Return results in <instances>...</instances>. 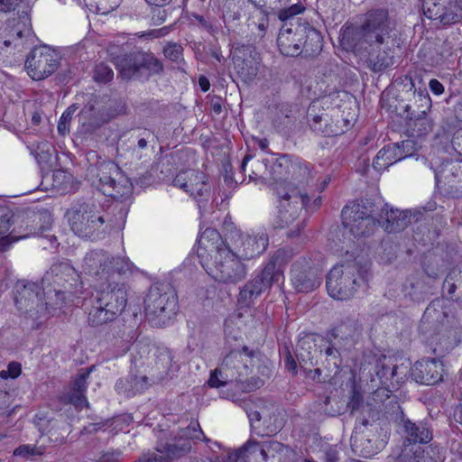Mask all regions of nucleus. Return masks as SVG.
Here are the masks:
<instances>
[{"instance_id": "f257e3e1", "label": "nucleus", "mask_w": 462, "mask_h": 462, "mask_svg": "<svg viewBox=\"0 0 462 462\" xmlns=\"http://www.w3.org/2000/svg\"><path fill=\"white\" fill-rule=\"evenodd\" d=\"M340 42L346 51L364 59L374 72L393 66L394 51L400 47L397 32L384 8L368 12L360 25L344 27Z\"/></svg>"}, {"instance_id": "f03ea898", "label": "nucleus", "mask_w": 462, "mask_h": 462, "mask_svg": "<svg viewBox=\"0 0 462 462\" xmlns=\"http://www.w3.org/2000/svg\"><path fill=\"white\" fill-rule=\"evenodd\" d=\"M110 209L117 211L118 217L111 218L109 213L92 202H77L67 211L70 229L75 235L97 239L101 234L114 228H121L125 221L127 209L125 205L115 204Z\"/></svg>"}, {"instance_id": "7ed1b4c3", "label": "nucleus", "mask_w": 462, "mask_h": 462, "mask_svg": "<svg viewBox=\"0 0 462 462\" xmlns=\"http://www.w3.org/2000/svg\"><path fill=\"white\" fill-rule=\"evenodd\" d=\"M128 300L127 285L114 279L99 283L98 288L84 298L83 306L88 312V322L98 327L114 321L125 309Z\"/></svg>"}, {"instance_id": "20e7f679", "label": "nucleus", "mask_w": 462, "mask_h": 462, "mask_svg": "<svg viewBox=\"0 0 462 462\" xmlns=\"http://www.w3.org/2000/svg\"><path fill=\"white\" fill-rule=\"evenodd\" d=\"M277 46L283 56L315 57L322 50L321 33L309 23H284L277 37Z\"/></svg>"}, {"instance_id": "39448f33", "label": "nucleus", "mask_w": 462, "mask_h": 462, "mask_svg": "<svg viewBox=\"0 0 462 462\" xmlns=\"http://www.w3.org/2000/svg\"><path fill=\"white\" fill-rule=\"evenodd\" d=\"M262 356L260 351L247 346L233 349L223 358L218 366V372L225 380L240 383L244 391H254L263 385V380L259 377L248 378V375L254 365L255 359L260 360Z\"/></svg>"}, {"instance_id": "423d86ee", "label": "nucleus", "mask_w": 462, "mask_h": 462, "mask_svg": "<svg viewBox=\"0 0 462 462\" xmlns=\"http://www.w3.org/2000/svg\"><path fill=\"white\" fill-rule=\"evenodd\" d=\"M326 287L333 299L348 300L365 291L367 284L359 264L352 261L336 264L327 275Z\"/></svg>"}, {"instance_id": "0eeeda50", "label": "nucleus", "mask_w": 462, "mask_h": 462, "mask_svg": "<svg viewBox=\"0 0 462 462\" xmlns=\"http://www.w3.org/2000/svg\"><path fill=\"white\" fill-rule=\"evenodd\" d=\"M277 194L281 198L279 211L276 217V227H288V237L299 236L305 227V218L300 215L304 207L308 206L309 196L297 188L280 187Z\"/></svg>"}, {"instance_id": "6e6552de", "label": "nucleus", "mask_w": 462, "mask_h": 462, "mask_svg": "<svg viewBox=\"0 0 462 462\" xmlns=\"http://www.w3.org/2000/svg\"><path fill=\"white\" fill-rule=\"evenodd\" d=\"M178 311V298L166 284L151 286L144 299V314L148 322L157 328L164 327Z\"/></svg>"}, {"instance_id": "1a4fd4ad", "label": "nucleus", "mask_w": 462, "mask_h": 462, "mask_svg": "<svg viewBox=\"0 0 462 462\" xmlns=\"http://www.w3.org/2000/svg\"><path fill=\"white\" fill-rule=\"evenodd\" d=\"M88 173L98 180L97 188L105 196L121 202L131 198L133 184L115 162L103 161L91 165Z\"/></svg>"}, {"instance_id": "9d476101", "label": "nucleus", "mask_w": 462, "mask_h": 462, "mask_svg": "<svg viewBox=\"0 0 462 462\" xmlns=\"http://www.w3.org/2000/svg\"><path fill=\"white\" fill-rule=\"evenodd\" d=\"M82 267L87 274L103 283L130 272L132 263L126 257L114 256L103 249H95L87 253Z\"/></svg>"}, {"instance_id": "9b49d317", "label": "nucleus", "mask_w": 462, "mask_h": 462, "mask_svg": "<svg viewBox=\"0 0 462 462\" xmlns=\"http://www.w3.org/2000/svg\"><path fill=\"white\" fill-rule=\"evenodd\" d=\"M205 239L215 241L225 248H228L231 253L242 261L250 260L262 253L268 246V238L262 235L252 236L240 232H232L223 239L220 234L214 228H207L201 235L200 242Z\"/></svg>"}, {"instance_id": "f8f14e48", "label": "nucleus", "mask_w": 462, "mask_h": 462, "mask_svg": "<svg viewBox=\"0 0 462 462\" xmlns=\"http://www.w3.org/2000/svg\"><path fill=\"white\" fill-rule=\"evenodd\" d=\"M342 224L355 237L373 234L380 220L375 216V206L370 199L352 201L341 211Z\"/></svg>"}, {"instance_id": "ddd939ff", "label": "nucleus", "mask_w": 462, "mask_h": 462, "mask_svg": "<svg viewBox=\"0 0 462 462\" xmlns=\"http://www.w3.org/2000/svg\"><path fill=\"white\" fill-rule=\"evenodd\" d=\"M113 61L119 75L125 79H140L143 71L151 76L161 74L164 70L162 62L153 53L142 50L118 55Z\"/></svg>"}, {"instance_id": "4468645a", "label": "nucleus", "mask_w": 462, "mask_h": 462, "mask_svg": "<svg viewBox=\"0 0 462 462\" xmlns=\"http://www.w3.org/2000/svg\"><path fill=\"white\" fill-rule=\"evenodd\" d=\"M216 248L214 263L208 273L217 282L236 285L244 281L248 273L246 264L236 256L228 248L213 241Z\"/></svg>"}, {"instance_id": "2eb2a0df", "label": "nucleus", "mask_w": 462, "mask_h": 462, "mask_svg": "<svg viewBox=\"0 0 462 462\" xmlns=\"http://www.w3.org/2000/svg\"><path fill=\"white\" fill-rule=\"evenodd\" d=\"M42 287L32 282L18 281L15 285L14 301L25 319H31V327L38 328L46 319V308L40 297Z\"/></svg>"}, {"instance_id": "dca6fc26", "label": "nucleus", "mask_w": 462, "mask_h": 462, "mask_svg": "<svg viewBox=\"0 0 462 462\" xmlns=\"http://www.w3.org/2000/svg\"><path fill=\"white\" fill-rule=\"evenodd\" d=\"M245 406L253 428L260 429L258 423L262 421L263 435H274L283 428L285 418L275 402L265 399L249 400L245 402Z\"/></svg>"}, {"instance_id": "f3484780", "label": "nucleus", "mask_w": 462, "mask_h": 462, "mask_svg": "<svg viewBox=\"0 0 462 462\" xmlns=\"http://www.w3.org/2000/svg\"><path fill=\"white\" fill-rule=\"evenodd\" d=\"M382 406L385 409L391 406L390 410H384V414L389 420L398 425L400 433L403 439L404 447H411L418 443L426 444L432 439V431L427 424L422 421L415 423L406 418L402 407L397 402L389 400L387 403H383Z\"/></svg>"}, {"instance_id": "a211bd4d", "label": "nucleus", "mask_w": 462, "mask_h": 462, "mask_svg": "<svg viewBox=\"0 0 462 462\" xmlns=\"http://www.w3.org/2000/svg\"><path fill=\"white\" fill-rule=\"evenodd\" d=\"M60 60L61 57L56 50L43 44L31 50L24 68L32 80L40 81L54 74L60 66Z\"/></svg>"}, {"instance_id": "6ab92c4d", "label": "nucleus", "mask_w": 462, "mask_h": 462, "mask_svg": "<svg viewBox=\"0 0 462 462\" xmlns=\"http://www.w3.org/2000/svg\"><path fill=\"white\" fill-rule=\"evenodd\" d=\"M42 284H48L63 289L71 296L79 299L84 293L83 282L78 271L68 262L57 263L51 265L42 278Z\"/></svg>"}, {"instance_id": "aec40b11", "label": "nucleus", "mask_w": 462, "mask_h": 462, "mask_svg": "<svg viewBox=\"0 0 462 462\" xmlns=\"http://www.w3.org/2000/svg\"><path fill=\"white\" fill-rule=\"evenodd\" d=\"M270 270L269 267H263L261 272L239 288L237 306L240 309L251 308L263 293L269 291L273 284L279 283L273 273L269 272Z\"/></svg>"}, {"instance_id": "412c9836", "label": "nucleus", "mask_w": 462, "mask_h": 462, "mask_svg": "<svg viewBox=\"0 0 462 462\" xmlns=\"http://www.w3.org/2000/svg\"><path fill=\"white\" fill-rule=\"evenodd\" d=\"M310 258L300 256L291 265V282L298 292L312 291L321 283V279L317 270L310 266Z\"/></svg>"}, {"instance_id": "4be33fe9", "label": "nucleus", "mask_w": 462, "mask_h": 462, "mask_svg": "<svg viewBox=\"0 0 462 462\" xmlns=\"http://www.w3.org/2000/svg\"><path fill=\"white\" fill-rule=\"evenodd\" d=\"M270 179L275 181L286 180L290 177L294 180L306 178L310 174L308 166L300 161H292L291 158L283 154L277 159H272L269 164Z\"/></svg>"}, {"instance_id": "5701e85b", "label": "nucleus", "mask_w": 462, "mask_h": 462, "mask_svg": "<svg viewBox=\"0 0 462 462\" xmlns=\"http://www.w3.org/2000/svg\"><path fill=\"white\" fill-rule=\"evenodd\" d=\"M418 97L421 101V106L424 107V109L415 113L414 110H411V106L410 105H406L403 112L401 113V116L407 120V124L413 132V135L422 136L427 134L432 129L431 121L428 117L426 112V110L430 109L431 106V100L426 91H420Z\"/></svg>"}, {"instance_id": "b1692460", "label": "nucleus", "mask_w": 462, "mask_h": 462, "mask_svg": "<svg viewBox=\"0 0 462 462\" xmlns=\"http://www.w3.org/2000/svg\"><path fill=\"white\" fill-rule=\"evenodd\" d=\"M32 38L31 26L21 18L8 21L6 25L0 30V44L5 47L14 46L18 51Z\"/></svg>"}, {"instance_id": "393cba45", "label": "nucleus", "mask_w": 462, "mask_h": 462, "mask_svg": "<svg viewBox=\"0 0 462 462\" xmlns=\"http://www.w3.org/2000/svg\"><path fill=\"white\" fill-rule=\"evenodd\" d=\"M191 448L192 445L189 439L179 436L172 443H162L157 446L156 450L165 454L167 458L162 455L147 453L142 455L134 462H168V459H177L185 456L191 450Z\"/></svg>"}, {"instance_id": "a878e982", "label": "nucleus", "mask_w": 462, "mask_h": 462, "mask_svg": "<svg viewBox=\"0 0 462 462\" xmlns=\"http://www.w3.org/2000/svg\"><path fill=\"white\" fill-rule=\"evenodd\" d=\"M36 425L42 436L53 446H60L66 442L67 437L71 432V425L63 415L57 418L45 420L38 418Z\"/></svg>"}, {"instance_id": "bb28decb", "label": "nucleus", "mask_w": 462, "mask_h": 462, "mask_svg": "<svg viewBox=\"0 0 462 462\" xmlns=\"http://www.w3.org/2000/svg\"><path fill=\"white\" fill-rule=\"evenodd\" d=\"M307 117L311 130L324 136L342 134L350 125V121L347 119H342L345 123V128L339 125V120L336 123L332 120L329 122L328 114L322 113L319 115L315 113L314 106L308 109Z\"/></svg>"}, {"instance_id": "cd10ccee", "label": "nucleus", "mask_w": 462, "mask_h": 462, "mask_svg": "<svg viewBox=\"0 0 462 462\" xmlns=\"http://www.w3.org/2000/svg\"><path fill=\"white\" fill-rule=\"evenodd\" d=\"M442 364L435 358L417 361L411 370L412 378L421 384L433 385L442 379Z\"/></svg>"}, {"instance_id": "c85d7f7f", "label": "nucleus", "mask_w": 462, "mask_h": 462, "mask_svg": "<svg viewBox=\"0 0 462 462\" xmlns=\"http://www.w3.org/2000/svg\"><path fill=\"white\" fill-rule=\"evenodd\" d=\"M411 145L410 141H402L389 144L382 148L376 154L373 162V167L377 171H383L393 163L408 156L404 148Z\"/></svg>"}, {"instance_id": "c756f323", "label": "nucleus", "mask_w": 462, "mask_h": 462, "mask_svg": "<svg viewBox=\"0 0 462 462\" xmlns=\"http://www.w3.org/2000/svg\"><path fill=\"white\" fill-rule=\"evenodd\" d=\"M380 222L388 233H396L404 230L411 224V213L408 210L401 211L389 208V205L381 209Z\"/></svg>"}, {"instance_id": "7c9ffc66", "label": "nucleus", "mask_w": 462, "mask_h": 462, "mask_svg": "<svg viewBox=\"0 0 462 462\" xmlns=\"http://www.w3.org/2000/svg\"><path fill=\"white\" fill-rule=\"evenodd\" d=\"M297 252L293 247L285 246L278 249L264 265L270 268L269 271L280 282L283 280V267L296 255Z\"/></svg>"}, {"instance_id": "2f4dec72", "label": "nucleus", "mask_w": 462, "mask_h": 462, "mask_svg": "<svg viewBox=\"0 0 462 462\" xmlns=\"http://www.w3.org/2000/svg\"><path fill=\"white\" fill-rule=\"evenodd\" d=\"M42 291L45 297L43 305L46 308V319L49 314L61 309L65 305L66 300L72 297L71 294L65 292L63 289L53 286V284L51 286L42 284Z\"/></svg>"}, {"instance_id": "473e14b6", "label": "nucleus", "mask_w": 462, "mask_h": 462, "mask_svg": "<svg viewBox=\"0 0 462 462\" xmlns=\"http://www.w3.org/2000/svg\"><path fill=\"white\" fill-rule=\"evenodd\" d=\"M235 69L241 79L245 82L252 81L258 73V61L255 56L236 55L234 57Z\"/></svg>"}, {"instance_id": "72a5a7b5", "label": "nucleus", "mask_w": 462, "mask_h": 462, "mask_svg": "<svg viewBox=\"0 0 462 462\" xmlns=\"http://www.w3.org/2000/svg\"><path fill=\"white\" fill-rule=\"evenodd\" d=\"M22 223L19 228H16V239L18 241L32 235H38L48 228L50 219H42L39 215L33 213L23 219Z\"/></svg>"}, {"instance_id": "f704fd0d", "label": "nucleus", "mask_w": 462, "mask_h": 462, "mask_svg": "<svg viewBox=\"0 0 462 462\" xmlns=\"http://www.w3.org/2000/svg\"><path fill=\"white\" fill-rule=\"evenodd\" d=\"M152 357V369H155L159 377L162 378L172 366L174 356L168 347L157 346L153 348Z\"/></svg>"}, {"instance_id": "c9c22d12", "label": "nucleus", "mask_w": 462, "mask_h": 462, "mask_svg": "<svg viewBox=\"0 0 462 462\" xmlns=\"http://www.w3.org/2000/svg\"><path fill=\"white\" fill-rule=\"evenodd\" d=\"M205 173L196 170L189 169L179 172L172 180L175 187L189 193L194 186L205 180Z\"/></svg>"}, {"instance_id": "e433bc0d", "label": "nucleus", "mask_w": 462, "mask_h": 462, "mask_svg": "<svg viewBox=\"0 0 462 462\" xmlns=\"http://www.w3.org/2000/svg\"><path fill=\"white\" fill-rule=\"evenodd\" d=\"M242 462H266L263 442L249 439L241 448Z\"/></svg>"}, {"instance_id": "4c0bfd02", "label": "nucleus", "mask_w": 462, "mask_h": 462, "mask_svg": "<svg viewBox=\"0 0 462 462\" xmlns=\"http://www.w3.org/2000/svg\"><path fill=\"white\" fill-rule=\"evenodd\" d=\"M153 349L147 344L137 342L134 345V353L133 354L132 364L137 370L144 368L145 366L152 365V355L151 352Z\"/></svg>"}, {"instance_id": "58836bf2", "label": "nucleus", "mask_w": 462, "mask_h": 462, "mask_svg": "<svg viewBox=\"0 0 462 462\" xmlns=\"http://www.w3.org/2000/svg\"><path fill=\"white\" fill-rule=\"evenodd\" d=\"M361 331V326L358 320L354 317H346L333 328L332 336L337 337L339 336L347 337H354Z\"/></svg>"}, {"instance_id": "ea45409f", "label": "nucleus", "mask_w": 462, "mask_h": 462, "mask_svg": "<svg viewBox=\"0 0 462 462\" xmlns=\"http://www.w3.org/2000/svg\"><path fill=\"white\" fill-rule=\"evenodd\" d=\"M315 340L312 336H308L300 338L297 345V359L300 365H313V356L311 349L315 346Z\"/></svg>"}, {"instance_id": "a19ab883", "label": "nucleus", "mask_w": 462, "mask_h": 462, "mask_svg": "<svg viewBox=\"0 0 462 462\" xmlns=\"http://www.w3.org/2000/svg\"><path fill=\"white\" fill-rule=\"evenodd\" d=\"M10 218H2L0 221V252L7 251L13 243L17 242L16 228L10 230Z\"/></svg>"}, {"instance_id": "79ce46f5", "label": "nucleus", "mask_w": 462, "mask_h": 462, "mask_svg": "<svg viewBox=\"0 0 462 462\" xmlns=\"http://www.w3.org/2000/svg\"><path fill=\"white\" fill-rule=\"evenodd\" d=\"M263 450L265 457L266 462H281V455L285 450H288V447L281 442L269 440L262 441Z\"/></svg>"}, {"instance_id": "37998d69", "label": "nucleus", "mask_w": 462, "mask_h": 462, "mask_svg": "<svg viewBox=\"0 0 462 462\" xmlns=\"http://www.w3.org/2000/svg\"><path fill=\"white\" fill-rule=\"evenodd\" d=\"M462 19V7L457 2H449L448 6L444 5V10L439 18V22L444 25L456 23Z\"/></svg>"}, {"instance_id": "c03bdc74", "label": "nucleus", "mask_w": 462, "mask_h": 462, "mask_svg": "<svg viewBox=\"0 0 462 462\" xmlns=\"http://www.w3.org/2000/svg\"><path fill=\"white\" fill-rule=\"evenodd\" d=\"M60 400L64 404H72L76 409L81 410L83 406L88 407V402L86 394L80 391L71 388L69 391L63 393Z\"/></svg>"}, {"instance_id": "a18cd8bd", "label": "nucleus", "mask_w": 462, "mask_h": 462, "mask_svg": "<svg viewBox=\"0 0 462 462\" xmlns=\"http://www.w3.org/2000/svg\"><path fill=\"white\" fill-rule=\"evenodd\" d=\"M189 194L198 201L199 208L208 201L211 197V187L208 182L207 175H205V180L194 186Z\"/></svg>"}, {"instance_id": "49530a36", "label": "nucleus", "mask_w": 462, "mask_h": 462, "mask_svg": "<svg viewBox=\"0 0 462 462\" xmlns=\"http://www.w3.org/2000/svg\"><path fill=\"white\" fill-rule=\"evenodd\" d=\"M424 15L434 21H438L441 11L444 10V0H421Z\"/></svg>"}, {"instance_id": "de8ad7c7", "label": "nucleus", "mask_w": 462, "mask_h": 462, "mask_svg": "<svg viewBox=\"0 0 462 462\" xmlns=\"http://www.w3.org/2000/svg\"><path fill=\"white\" fill-rule=\"evenodd\" d=\"M271 161L269 159L256 160L253 162L251 167V172L249 174L250 180L258 179H270L269 164Z\"/></svg>"}, {"instance_id": "09e8293b", "label": "nucleus", "mask_w": 462, "mask_h": 462, "mask_svg": "<svg viewBox=\"0 0 462 462\" xmlns=\"http://www.w3.org/2000/svg\"><path fill=\"white\" fill-rule=\"evenodd\" d=\"M398 365H393V366H386L383 365L380 370L377 371V376L383 381L384 380H395L396 383L402 382L408 374V369L407 367H404L401 374L402 375H398Z\"/></svg>"}, {"instance_id": "8fccbe9b", "label": "nucleus", "mask_w": 462, "mask_h": 462, "mask_svg": "<svg viewBox=\"0 0 462 462\" xmlns=\"http://www.w3.org/2000/svg\"><path fill=\"white\" fill-rule=\"evenodd\" d=\"M180 437L186 438V439H189L190 442L192 440H200V439H203L204 441H208L207 437L204 435L198 420L191 421L189 424V426L182 429L180 430Z\"/></svg>"}, {"instance_id": "3c124183", "label": "nucleus", "mask_w": 462, "mask_h": 462, "mask_svg": "<svg viewBox=\"0 0 462 462\" xmlns=\"http://www.w3.org/2000/svg\"><path fill=\"white\" fill-rule=\"evenodd\" d=\"M320 352L324 353L329 365H332L335 368L341 366L342 360L340 352L330 341H326V345H324V348L321 349Z\"/></svg>"}, {"instance_id": "603ef678", "label": "nucleus", "mask_w": 462, "mask_h": 462, "mask_svg": "<svg viewBox=\"0 0 462 462\" xmlns=\"http://www.w3.org/2000/svg\"><path fill=\"white\" fill-rule=\"evenodd\" d=\"M394 462H420V447H404L401 453L394 458Z\"/></svg>"}, {"instance_id": "864d4df0", "label": "nucleus", "mask_w": 462, "mask_h": 462, "mask_svg": "<svg viewBox=\"0 0 462 462\" xmlns=\"http://www.w3.org/2000/svg\"><path fill=\"white\" fill-rule=\"evenodd\" d=\"M164 56L171 61L183 60V47L177 42H168L163 48Z\"/></svg>"}, {"instance_id": "5fc2aeb1", "label": "nucleus", "mask_w": 462, "mask_h": 462, "mask_svg": "<svg viewBox=\"0 0 462 462\" xmlns=\"http://www.w3.org/2000/svg\"><path fill=\"white\" fill-rule=\"evenodd\" d=\"M114 71L105 63H99L96 66L93 79L98 83H107L113 79Z\"/></svg>"}, {"instance_id": "6e6d98bb", "label": "nucleus", "mask_w": 462, "mask_h": 462, "mask_svg": "<svg viewBox=\"0 0 462 462\" xmlns=\"http://www.w3.org/2000/svg\"><path fill=\"white\" fill-rule=\"evenodd\" d=\"M92 370L93 367L82 368L73 379L71 388L77 390L78 392L80 391L86 393L88 388V379Z\"/></svg>"}, {"instance_id": "4d7b16f0", "label": "nucleus", "mask_w": 462, "mask_h": 462, "mask_svg": "<svg viewBox=\"0 0 462 462\" xmlns=\"http://www.w3.org/2000/svg\"><path fill=\"white\" fill-rule=\"evenodd\" d=\"M420 462H443V457L438 447L429 446L422 449L420 447Z\"/></svg>"}, {"instance_id": "13d9d810", "label": "nucleus", "mask_w": 462, "mask_h": 462, "mask_svg": "<svg viewBox=\"0 0 462 462\" xmlns=\"http://www.w3.org/2000/svg\"><path fill=\"white\" fill-rule=\"evenodd\" d=\"M305 10L304 6L300 4H295L288 8L282 7L277 10L278 17L281 21H287L295 15L301 14Z\"/></svg>"}, {"instance_id": "bf43d9fd", "label": "nucleus", "mask_w": 462, "mask_h": 462, "mask_svg": "<svg viewBox=\"0 0 462 462\" xmlns=\"http://www.w3.org/2000/svg\"><path fill=\"white\" fill-rule=\"evenodd\" d=\"M77 110V107L75 105H72L69 106L65 112L62 114V116L60 118L59 124H58V131L61 134H65L66 132L69 131L68 125L70 123L72 119V116Z\"/></svg>"}, {"instance_id": "052dcab7", "label": "nucleus", "mask_w": 462, "mask_h": 462, "mask_svg": "<svg viewBox=\"0 0 462 462\" xmlns=\"http://www.w3.org/2000/svg\"><path fill=\"white\" fill-rule=\"evenodd\" d=\"M444 179L449 183V180H457V176L462 177V163L450 162L445 165Z\"/></svg>"}, {"instance_id": "680f3d73", "label": "nucleus", "mask_w": 462, "mask_h": 462, "mask_svg": "<svg viewBox=\"0 0 462 462\" xmlns=\"http://www.w3.org/2000/svg\"><path fill=\"white\" fill-rule=\"evenodd\" d=\"M137 144L134 147L133 152L138 159H142L143 152L148 149L150 139H152V134L150 132H144L143 136H136Z\"/></svg>"}, {"instance_id": "e2e57ef3", "label": "nucleus", "mask_w": 462, "mask_h": 462, "mask_svg": "<svg viewBox=\"0 0 462 462\" xmlns=\"http://www.w3.org/2000/svg\"><path fill=\"white\" fill-rule=\"evenodd\" d=\"M22 372L21 365L17 362H12L8 365L6 370L0 371V378L6 380L8 378L15 379Z\"/></svg>"}, {"instance_id": "0e129e2a", "label": "nucleus", "mask_w": 462, "mask_h": 462, "mask_svg": "<svg viewBox=\"0 0 462 462\" xmlns=\"http://www.w3.org/2000/svg\"><path fill=\"white\" fill-rule=\"evenodd\" d=\"M230 383V380H225L221 376V373L218 372V367H217L214 371L211 372L210 377L208 381V383L210 387L219 388L221 386H225Z\"/></svg>"}, {"instance_id": "69168bd1", "label": "nucleus", "mask_w": 462, "mask_h": 462, "mask_svg": "<svg viewBox=\"0 0 462 462\" xmlns=\"http://www.w3.org/2000/svg\"><path fill=\"white\" fill-rule=\"evenodd\" d=\"M363 405V396L360 392L356 389H353L349 402H347V408L353 413L355 411L360 409Z\"/></svg>"}, {"instance_id": "338daca9", "label": "nucleus", "mask_w": 462, "mask_h": 462, "mask_svg": "<svg viewBox=\"0 0 462 462\" xmlns=\"http://www.w3.org/2000/svg\"><path fill=\"white\" fill-rule=\"evenodd\" d=\"M11 395L6 391L0 390V413L5 414L10 411Z\"/></svg>"}, {"instance_id": "774afa93", "label": "nucleus", "mask_w": 462, "mask_h": 462, "mask_svg": "<svg viewBox=\"0 0 462 462\" xmlns=\"http://www.w3.org/2000/svg\"><path fill=\"white\" fill-rule=\"evenodd\" d=\"M242 462V454L240 448L228 452L226 455L218 458L216 462Z\"/></svg>"}]
</instances>
